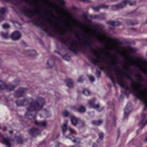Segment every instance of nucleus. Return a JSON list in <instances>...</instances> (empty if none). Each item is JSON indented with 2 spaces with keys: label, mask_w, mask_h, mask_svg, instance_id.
<instances>
[{
  "label": "nucleus",
  "mask_w": 147,
  "mask_h": 147,
  "mask_svg": "<svg viewBox=\"0 0 147 147\" xmlns=\"http://www.w3.org/2000/svg\"><path fill=\"white\" fill-rule=\"evenodd\" d=\"M45 12L46 14L49 13L51 15V16L46 21L42 22L41 23V26L45 31L47 30L49 27H52L55 29H59V31L57 32L59 35V39L66 45L69 44L70 50L73 52L76 53L81 50L83 47L90 48V53L94 55V57L91 59V62L95 65H98L101 63L102 59L100 54L101 52L103 51V50L101 49L100 52H99L92 49V41L90 37L83 35L81 38H78V40H71L67 36L63 35L64 33L67 32L69 33H73L72 29L74 28L73 26L74 22L69 25L65 23L63 26L59 27V23L57 21L60 17L55 16L53 15L52 12L50 10H46Z\"/></svg>",
  "instance_id": "f257e3e1"
},
{
  "label": "nucleus",
  "mask_w": 147,
  "mask_h": 147,
  "mask_svg": "<svg viewBox=\"0 0 147 147\" xmlns=\"http://www.w3.org/2000/svg\"><path fill=\"white\" fill-rule=\"evenodd\" d=\"M16 103L18 106H27L26 109V112L25 113V117L30 120L35 119L36 117V113L32 112L38 111L42 109L45 102L44 98L38 97L36 99L31 97H27L23 100H17Z\"/></svg>",
  "instance_id": "f03ea898"
},
{
  "label": "nucleus",
  "mask_w": 147,
  "mask_h": 147,
  "mask_svg": "<svg viewBox=\"0 0 147 147\" xmlns=\"http://www.w3.org/2000/svg\"><path fill=\"white\" fill-rule=\"evenodd\" d=\"M103 55L104 56L108 57L111 59L109 63L115 72V74L119 85L121 87L124 88L126 90L131 91L130 86L129 87L128 86H125V82L124 81V75L127 79L130 80H131V76L128 74L129 67L125 65H123V67L125 69L123 73V71L116 66V65L118 63V62L114 58L110 55L109 53H103Z\"/></svg>",
  "instance_id": "7ed1b4c3"
},
{
  "label": "nucleus",
  "mask_w": 147,
  "mask_h": 147,
  "mask_svg": "<svg viewBox=\"0 0 147 147\" xmlns=\"http://www.w3.org/2000/svg\"><path fill=\"white\" fill-rule=\"evenodd\" d=\"M135 76L139 83L131 82L130 85L131 92L134 93L136 96L145 104V107H147V90L141 88L143 86L140 83L142 80V77L139 74H137Z\"/></svg>",
  "instance_id": "20e7f679"
},
{
  "label": "nucleus",
  "mask_w": 147,
  "mask_h": 147,
  "mask_svg": "<svg viewBox=\"0 0 147 147\" xmlns=\"http://www.w3.org/2000/svg\"><path fill=\"white\" fill-rule=\"evenodd\" d=\"M125 59L127 60V63L129 65H134L137 66L142 72L145 74L147 75V62L141 59H135L134 61L132 60H129V57L126 56L125 57Z\"/></svg>",
  "instance_id": "39448f33"
},
{
  "label": "nucleus",
  "mask_w": 147,
  "mask_h": 147,
  "mask_svg": "<svg viewBox=\"0 0 147 147\" xmlns=\"http://www.w3.org/2000/svg\"><path fill=\"white\" fill-rule=\"evenodd\" d=\"M89 32L94 34L96 39L102 42L107 43L109 42H116L117 40L116 39L110 38L105 35L96 34L92 29L90 30Z\"/></svg>",
  "instance_id": "423d86ee"
},
{
  "label": "nucleus",
  "mask_w": 147,
  "mask_h": 147,
  "mask_svg": "<svg viewBox=\"0 0 147 147\" xmlns=\"http://www.w3.org/2000/svg\"><path fill=\"white\" fill-rule=\"evenodd\" d=\"M19 82L20 81L18 80L14 81L13 84H9L7 85L2 81H0V89H7L10 91L13 90L14 89L16 86L19 84Z\"/></svg>",
  "instance_id": "0eeeda50"
},
{
  "label": "nucleus",
  "mask_w": 147,
  "mask_h": 147,
  "mask_svg": "<svg viewBox=\"0 0 147 147\" xmlns=\"http://www.w3.org/2000/svg\"><path fill=\"white\" fill-rule=\"evenodd\" d=\"M39 9L38 8L32 10L30 8H25L22 10V12L27 16L32 17L35 15H39Z\"/></svg>",
  "instance_id": "6e6552de"
},
{
  "label": "nucleus",
  "mask_w": 147,
  "mask_h": 147,
  "mask_svg": "<svg viewBox=\"0 0 147 147\" xmlns=\"http://www.w3.org/2000/svg\"><path fill=\"white\" fill-rule=\"evenodd\" d=\"M57 1L59 5L55 4L53 5V7L55 9L57 13H60L61 12L60 9L61 6H62L64 5V2L63 0H57Z\"/></svg>",
  "instance_id": "1a4fd4ad"
},
{
  "label": "nucleus",
  "mask_w": 147,
  "mask_h": 147,
  "mask_svg": "<svg viewBox=\"0 0 147 147\" xmlns=\"http://www.w3.org/2000/svg\"><path fill=\"white\" fill-rule=\"evenodd\" d=\"M27 89L24 88H20L15 93L14 96L16 97H19L24 96L26 94Z\"/></svg>",
  "instance_id": "9d476101"
},
{
  "label": "nucleus",
  "mask_w": 147,
  "mask_h": 147,
  "mask_svg": "<svg viewBox=\"0 0 147 147\" xmlns=\"http://www.w3.org/2000/svg\"><path fill=\"white\" fill-rule=\"evenodd\" d=\"M21 36V34L20 32L16 31L12 33L10 38L13 40H19Z\"/></svg>",
  "instance_id": "9b49d317"
},
{
  "label": "nucleus",
  "mask_w": 147,
  "mask_h": 147,
  "mask_svg": "<svg viewBox=\"0 0 147 147\" xmlns=\"http://www.w3.org/2000/svg\"><path fill=\"white\" fill-rule=\"evenodd\" d=\"M95 99H93L89 100L88 101L89 107L90 108H93L98 110V109L99 108L100 105L99 104L95 105Z\"/></svg>",
  "instance_id": "f8f14e48"
},
{
  "label": "nucleus",
  "mask_w": 147,
  "mask_h": 147,
  "mask_svg": "<svg viewBox=\"0 0 147 147\" xmlns=\"http://www.w3.org/2000/svg\"><path fill=\"white\" fill-rule=\"evenodd\" d=\"M131 110V107L130 104H128L127 105L124 110V118L127 117L130 111Z\"/></svg>",
  "instance_id": "ddd939ff"
},
{
  "label": "nucleus",
  "mask_w": 147,
  "mask_h": 147,
  "mask_svg": "<svg viewBox=\"0 0 147 147\" xmlns=\"http://www.w3.org/2000/svg\"><path fill=\"white\" fill-rule=\"evenodd\" d=\"M77 106H75L74 108L77 111L81 113H84L86 111V108L83 105H81L79 106V108H78Z\"/></svg>",
  "instance_id": "4468645a"
},
{
  "label": "nucleus",
  "mask_w": 147,
  "mask_h": 147,
  "mask_svg": "<svg viewBox=\"0 0 147 147\" xmlns=\"http://www.w3.org/2000/svg\"><path fill=\"white\" fill-rule=\"evenodd\" d=\"M80 120L74 116H73L71 117V124L74 126H76Z\"/></svg>",
  "instance_id": "2eb2a0df"
},
{
  "label": "nucleus",
  "mask_w": 147,
  "mask_h": 147,
  "mask_svg": "<svg viewBox=\"0 0 147 147\" xmlns=\"http://www.w3.org/2000/svg\"><path fill=\"white\" fill-rule=\"evenodd\" d=\"M29 132L31 135H33L34 134H39L40 133V131L36 128H32L31 129Z\"/></svg>",
  "instance_id": "dca6fc26"
},
{
  "label": "nucleus",
  "mask_w": 147,
  "mask_h": 147,
  "mask_svg": "<svg viewBox=\"0 0 147 147\" xmlns=\"http://www.w3.org/2000/svg\"><path fill=\"white\" fill-rule=\"evenodd\" d=\"M35 124L37 125L42 126L45 127L47 125V122L45 121H37L36 120H35Z\"/></svg>",
  "instance_id": "f3484780"
},
{
  "label": "nucleus",
  "mask_w": 147,
  "mask_h": 147,
  "mask_svg": "<svg viewBox=\"0 0 147 147\" xmlns=\"http://www.w3.org/2000/svg\"><path fill=\"white\" fill-rule=\"evenodd\" d=\"M65 81L67 83V86L69 88H72L74 86V82L73 80L71 79H67Z\"/></svg>",
  "instance_id": "a211bd4d"
},
{
  "label": "nucleus",
  "mask_w": 147,
  "mask_h": 147,
  "mask_svg": "<svg viewBox=\"0 0 147 147\" xmlns=\"http://www.w3.org/2000/svg\"><path fill=\"white\" fill-rule=\"evenodd\" d=\"M124 7L123 2L119 4L112 6V8L113 10H116L117 9L122 8Z\"/></svg>",
  "instance_id": "6ab92c4d"
},
{
  "label": "nucleus",
  "mask_w": 147,
  "mask_h": 147,
  "mask_svg": "<svg viewBox=\"0 0 147 147\" xmlns=\"http://www.w3.org/2000/svg\"><path fill=\"white\" fill-rule=\"evenodd\" d=\"M136 2L134 1H131L128 0H124L123 2L124 7L127 4H129L130 5H133L136 3Z\"/></svg>",
  "instance_id": "aec40b11"
},
{
  "label": "nucleus",
  "mask_w": 147,
  "mask_h": 147,
  "mask_svg": "<svg viewBox=\"0 0 147 147\" xmlns=\"http://www.w3.org/2000/svg\"><path fill=\"white\" fill-rule=\"evenodd\" d=\"M47 66L49 67H51L53 66L54 64V60L53 59H49L47 62Z\"/></svg>",
  "instance_id": "412c9836"
},
{
  "label": "nucleus",
  "mask_w": 147,
  "mask_h": 147,
  "mask_svg": "<svg viewBox=\"0 0 147 147\" xmlns=\"http://www.w3.org/2000/svg\"><path fill=\"white\" fill-rule=\"evenodd\" d=\"M108 24H109L113 26H117L120 24L119 22L117 21H109L107 22Z\"/></svg>",
  "instance_id": "4be33fe9"
},
{
  "label": "nucleus",
  "mask_w": 147,
  "mask_h": 147,
  "mask_svg": "<svg viewBox=\"0 0 147 147\" xmlns=\"http://www.w3.org/2000/svg\"><path fill=\"white\" fill-rule=\"evenodd\" d=\"M66 137L67 138H68L70 139V140H72V141L74 143H79L80 142V139L78 138H75L74 137H73V138H72L73 139H72L71 138H70L68 137V136H66Z\"/></svg>",
  "instance_id": "5701e85b"
},
{
  "label": "nucleus",
  "mask_w": 147,
  "mask_h": 147,
  "mask_svg": "<svg viewBox=\"0 0 147 147\" xmlns=\"http://www.w3.org/2000/svg\"><path fill=\"white\" fill-rule=\"evenodd\" d=\"M103 122L102 120H99L97 121H92V123L95 125H101Z\"/></svg>",
  "instance_id": "b1692460"
},
{
  "label": "nucleus",
  "mask_w": 147,
  "mask_h": 147,
  "mask_svg": "<svg viewBox=\"0 0 147 147\" xmlns=\"http://www.w3.org/2000/svg\"><path fill=\"white\" fill-rule=\"evenodd\" d=\"M118 46L115 44H112L109 47V49L110 50L117 51L118 49Z\"/></svg>",
  "instance_id": "393cba45"
},
{
  "label": "nucleus",
  "mask_w": 147,
  "mask_h": 147,
  "mask_svg": "<svg viewBox=\"0 0 147 147\" xmlns=\"http://www.w3.org/2000/svg\"><path fill=\"white\" fill-rule=\"evenodd\" d=\"M2 143L6 145L7 147H11V144L9 140L6 139H4Z\"/></svg>",
  "instance_id": "a878e982"
},
{
  "label": "nucleus",
  "mask_w": 147,
  "mask_h": 147,
  "mask_svg": "<svg viewBox=\"0 0 147 147\" xmlns=\"http://www.w3.org/2000/svg\"><path fill=\"white\" fill-rule=\"evenodd\" d=\"M1 36L4 38L7 39L8 38L9 36L8 35V33L7 32H1Z\"/></svg>",
  "instance_id": "bb28decb"
},
{
  "label": "nucleus",
  "mask_w": 147,
  "mask_h": 147,
  "mask_svg": "<svg viewBox=\"0 0 147 147\" xmlns=\"http://www.w3.org/2000/svg\"><path fill=\"white\" fill-rule=\"evenodd\" d=\"M67 123L65 122L63 126H61V128L63 132V134H64L65 132L66 131L67 128Z\"/></svg>",
  "instance_id": "cd10ccee"
},
{
  "label": "nucleus",
  "mask_w": 147,
  "mask_h": 147,
  "mask_svg": "<svg viewBox=\"0 0 147 147\" xmlns=\"http://www.w3.org/2000/svg\"><path fill=\"white\" fill-rule=\"evenodd\" d=\"M16 140L20 144H22L23 142L22 138L21 136H18L16 137Z\"/></svg>",
  "instance_id": "c85d7f7f"
},
{
  "label": "nucleus",
  "mask_w": 147,
  "mask_h": 147,
  "mask_svg": "<svg viewBox=\"0 0 147 147\" xmlns=\"http://www.w3.org/2000/svg\"><path fill=\"white\" fill-rule=\"evenodd\" d=\"M146 124H147V120L145 123L144 122L143 120L140 122L139 124V126L141 128V129H142Z\"/></svg>",
  "instance_id": "c756f323"
},
{
  "label": "nucleus",
  "mask_w": 147,
  "mask_h": 147,
  "mask_svg": "<svg viewBox=\"0 0 147 147\" xmlns=\"http://www.w3.org/2000/svg\"><path fill=\"white\" fill-rule=\"evenodd\" d=\"M70 113L67 110L64 111L63 113V116L65 117H67L68 116H70Z\"/></svg>",
  "instance_id": "7c9ffc66"
},
{
  "label": "nucleus",
  "mask_w": 147,
  "mask_h": 147,
  "mask_svg": "<svg viewBox=\"0 0 147 147\" xmlns=\"http://www.w3.org/2000/svg\"><path fill=\"white\" fill-rule=\"evenodd\" d=\"M109 5L105 4L100 5L99 6V8H103L104 9H107L109 7Z\"/></svg>",
  "instance_id": "2f4dec72"
},
{
  "label": "nucleus",
  "mask_w": 147,
  "mask_h": 147,
  "mask_svg": "<svg viewBox=\"0 0 147 147\" xmlns=\"http://www.w3.org/2000/svg\"><path fill=\"white\" fill-rule=\"evenodd\" d=\"M7 9L5 7L0 8V13L1 14H4L6 11Z\"/></svg>",
  "instance_id": "473e14b6"
},
{
  "label": "nucleus",
  "mask_w": 147,
  "mask_h": 147,
  "mask_svg": "<svg viewBox=\"0 0 147 147\" xmlns=\"http://www.w3.org/2000/svg\"><path fill=\"white\" fill-rule=\"evenodd\" d=\"M127 50L129 52H134L136 51V49L131 47H128Z\"/></svg>",
  "instance_id": "72a5a7b5"
},
{
  "label": "nucleus",
  "mask_w": 147,
  "mask_h": 147,
  "mask_svg": "<svg viewBox=\"0 0 147 147\" xmlns=\"http://www.w3.org/2000/svg\"><path fill=\"white\" fill-rule=\"evenodd\" d=\"M83 93L86 95L88 96L90 94V92L88 90H84L83 92Z\"/></svg>",
  "instance_id": "f704fd0d"
},
{
  "label": "nucleus",
  "mask_w": 147,
  "mask_h": 147,
  "mask_svg": "<svg viewBox=\"0 0 147 147\" xmlns=\"http://www.w3.org/2000/svg\"><path fill=\"white\" fill-rule=\"evenodd\" d=\"M2 26L4 29L8 28L10 27V25L8 24H3Z\"/></svg>",
  "instance_id": "c9c22d12"
},
{
  "label": "nucleus",
  "mask_w": 147,
  "mask_h": 147,
  "mask_svg": "<svg viewBox=\"0 0 147 147\" xmlns=\"http://www.w3.org/2000/svg\"><path fill=\"white\" fill-rule=\"evenodd\" d=\"M92 8L93 9V10L95 11H99V9L100 8H99V6L98 7H92Z\"/></svg>",
  "instance_id": "e433bc0d"
},
{
  "label": "nucleus",
  "mask_w": 147,
  "mask_h": 147,
  "mask_svg": "<svg viewBox=\"0 0 147 147\" xmlns=\"http://www.w3.org/2000/svg\"><path fill=\"white\" fill-rule=\"evenodd\" d=\"M29 52L31 53H32L31 54V55H34L36 53V52L34 51H25L24 53H26L27 52Z\"/></svg>",
  "instance_id": "4c0bfd02"
},
{
  "label": "nucleus",
  "mask_w": 147,
  "mask_h": 147,
  "mask_svg": "<svg viewBox=\"0 0 147 147\" xmlns=\"http://www.w3.org/2000/svg\"><path fill=\"white\" fill-rule=\"evenodd\" d=\"M99 138L101 140L104 137V134L102 132H101L99 134Z\"/></svg>",
  "instance_id": "58836bf2"
},
{
  "label": "nucleus",
  "mask_w": 147,
  "mask_h": 147,
  "mask_svg": "<svg viewBox=\"0 0 147 147\" xmlns=\"http://www.w3.org/2000/svg\"><path fill=\"white\" fill-rule=\"evenodd\" d=\"M96 75L97 77H99L100 76V71H97L96 72Z\"/></svg>",
  "instance_id": "ea45409f"
},
{
  "label": "nucleus",
  "mask_w": 147,
  "mask_h": 147,
  "mask_svg": "<svg viewBox=\"0 0 147 147\" xmlns=\"http://www.w3.org/2000/svg\"><path fill=\"white\" fill-rule=\"evenodd\" d=\"M80 125L81 127H82L85 125V123L84 121H81L80 122Z\"/></svg>",
  "instance_id": "a19ab883"
},
{
  "label": "nucleus",
  "mask_w": 147,
  "mask_h": 147,
  "mask_svg": "<svg viewBox=\"0 0 147 147\" xmlns=\"http://www.w3.org/2000/svg\"><path fill=\"white\" fill-rule=\"evenodd\" d=\"M89 78L90 80L92 82H94V77L92 76H89Z\"/></svg>",
  "instance_id": "79ce46f5"
},
{
  "label": "nucleus",
  "mask_w": 147,
  "mask_h": 147,
  "mask_svg": "<svg viewBox=\"0 0 147 147\" xmlns=\"http://www.w3.org/2000/svg\"><path fill=\"white\" fill-rule=\"evenodd\" d=\"M83 79L82 77L79 78L78 80V82H82L83 81Z\"/></svg>",
  "instance_id": "37998d69"
},
{
  "label": "nucleus",
  "mask_w": 147,
  "mask_h": 147,
  "mask_svg": "<svg viewBox=\"0 0 147 147\" xmlns=\"http://www.w3.org/2000/svg\"><path fill=\"white\" fill-rule=\"evenodd\" d=\"M67 55H65L63 56V58L66 60H68L69 59V57H68L67 58Z\"/></svg>",
  "instance_id": "c03bdc74"
},
{
  "label": "nucleus",
  "mask_w": 147,
  "mask_h": 147,
  "mask_svg": "<svg viewBox=\"0 0 147 147\" xmlns=\"http://www.w3.org/2000/svg\"><path fill=\"white\" fill-rule=\"evenodd\" d=\"M69 131L71 133H74L75 131V130L72 128H69Z\"/></svg>",
  "instance_id": "a18cd8bd"
},
{
  "label": "nucleus",
  "mask_w": 147,
  "mask_h": 147,
  "mask_svg": "<svg viewBox=\"0 0 147 147\" xmlns=\"http://www.w3.org/2000/svg\"><path fill=\"white\" fill-rule=\"evenodd\" d=\"M105 67L104 66H101L100 67V70H104L105 69Z\"/></svg>",
  "instance_id": "49530a36"
},
{
  "label": "nucleus",
  "mask_w": 147,
  "mask_h": 147,
  "mask_svg": "<svg viewBox=\"0 0 147 147\" xmlns=\"http://www.w3.org/2000/svg\"><path fill=\"white\" fill-rule=\"evenodd\" d=\"M4 20V18L3 16H0V21H2Z\"/></svg>",
  "instance_id": "de8ad7c7"
},
{
  "label": "nucleus",
  "mask_w": 147,
  "mask_h": 147,
  "mask_svg": "<svg viewBox=\"0 0 147 147\" xmlns=\"http://www.w3.org/2000/svg\"><path fill=\"white\" fill-rule=\"evenodd\" d=\"M22 45L23 46H24L26 47V46H27L26 43L24 42H22Z\"/></svg>",
  "instance_id": "09e8293b"
},
{
  "label": "nucleus",
  "mask_w": 147,
  "mask_h": 147,
  "mask_svg": "<svg viewBox=\"0 0 147 147\" xmlns=\"http://www.w3.org/2000/svg\"><path fill=\"white\" fill-rule=\"evenodd\" d=\"M93 17L95 18H99V16L97 15H95Z\"/></svg>",
  "instance_id": "8fccbe9b"
},
{
  "label": "nucleus",
  "mask_w": 147,
  "mask_h": 147,
  "mask_svg": "<svg viewBox=\"0 0 147 147\" xmlns=\"http://www.w3.org/2000/svg\"><path fill=\"white\" fill-rule=\"evenodd\" d=\"M92 147H97V145L96 144H93Z\"/></svg>",
  "instance_id": "3c124183"
},
{
  "label": "nucleus",
  "mask_w": 147,
  "mask_h": 147,
  "mask_svg": "<svg viewBox=\"0 0 147 147\" xmlns=\"http://www.w3.org/2000/svg\"><path fill=\"white\" fill-rule=\"evenodd\" d=\"M120 134V131L119 130L118 131V137H119Z\"/></svg>",
  "instance_id": "603ef678"
},
{
  "label": "nucleus",
  "mask_w": 147,
  "mask_h": 147,
  "mask_svg": "<svg viewBox=\"0 0 147 147\" xmlns=\"http://www.w3.org/2000/svg\"><path fill=\"white\" fill-rule=\"evenodd\" d=\"M14 24L16 25H19V24H18V23H17V22H15L14 23Z\"/></svg>",
  "instance_id": "864d4df0"
},
{
  "label": "nucleus",
  "mask_w": 147,
  "mask_h": 147,
  "mask_svg": "<svg viewBox=\"0 0 147 147\" xmlns=\"http://www.w3.org/2000/svg\"><path fill=\"white\" fill-rule=\"evenodd\" d=\"M59 144H57L55 145V147H59Z\"/></svg>",
  "instance_id": "5fc2aeb1"
},
{
  "label": "nucleus",
  "mask_w": 147,
  "mask_h": 147,
  "mask_svg": "<svg viewBox=\"0 0 147 147\" xmlns=\"http://www.w3.org/2000/svg\"><path fill=\"white\" fill-rule=\"evenodd\" d=\"M82 1H84L87 2L89 1V0H82Z\"/></svg>",
  "instance_id": "6e6d98bb"
},
{
  "label": "nucleus",
  "mask_w": 147,
  "mask_h": 147,
  "mask_svg": "<svg viewBox=\"0 0 147 147\" xmlns=\"http://www.w3.org/2000/svg\"><path fill=\"white\" fill-rule=\"evenodd\" d=\"M9 132L10 133V134H11L13 133V131H12V130L9 131Z\"/></svg>",
  "instance_id": "4d7b16f0"
},
{
  "label": "nucleus",
  "mask_w": 147,
  "mask_h": 147,
  "mask_svg": "<svg viewBox=\"0 0 147 147\" xmlns=\"http://www.w3.org/2000/svg\"><path fill=\"white\" fill-rule=\"evenodd\" d=\"M104 16V14H102L100 15V16Z\"/></svg>",
  "instance_id": "13d9d810"
},
{
  "label": "nucleus",
  "mask_w": 147,
  "mask_h": 147,
  "mask_svg": "<svg viewBox=\"0 0 147 147\" xmlns=\"http://www.w3.org/2000/svg\"><path fill=\"white\" fill-rule=\"evenodd\" d=\"M111 79V80H112V81L113 82H114V80H113V79Z\"/></svg>",
  "instance_id": "bf43d9fd"
},
{
  "label": "nucleus",
  "mask_w": 147,
  "mask_h": 147,
  "mask_svg": "<svg viewBox=\"0 0 147 147\" xmlns=\"http://www.w3.org/2000/svg\"><path fill=\"white\" fill-rule=\"evenodd\" d=\"M5 130H6V127H5Z\"/></svg>",
  "instance_id": "052dcab7"
},
{
  "label": "nucleus",
  "mask_w": 147,
  "mask_h": 147,
  "mask_svg": "<svg viewBox=\"0 0 147 147\" xmlns=\"http://www.w3.org/2000/svg\"><path fill=\"white\" fill-rule=\"evenodd\" d=\"M146 142H147V138H146Z\"/></svg>",
  "instance_id": "680f3d73"
},
{
  "label": "nucleus",
  "mask_w": 147,
  "mask_h": 147,
  "mask_svg": "<svg viewBox=\"0 0 147 147\" xmlns=\"http://www.w3.org/2000/svg\"><path fill=\"white\" fill-rule=\"evenodd\" d=\"M145 115H144V116H143V117H145Z\"/></svg>",
  "instance_id": "e2e57ef3"
},
{
  "label": "nucleus",
  "mask_w": 147,
  "mask_h": 147,
  "mask_svg": "<svg viewBox=\"0 0 147 147\" xmlns=\"http://www.w3.org/2000/svg\"><path fill=\"white\" fill-rule=\"evenodd\" d=\"M84 28H85V30H86V28L84 27Z\"/></svg>",
  "instance_id": "0e129e2a"
},
{
  "label": "nucleus",
  "mask_w": 147,
  "mask_h": 147,
  "mask_svg": "<svg viewBox=\"0 0 147 147\" xmlns=\"http://www.w3.org/2000/svg\"><path fill=\"white\" fill-rule=\"evenodd\" d=\"M12 88V87H10V88Z\"/></svg>",
  "instance_id": "69168bd1"
},
{
  "label": "nucleus",
  "mask_w": 147,
  "mask_h": 147,
  "mask_svg": "<svg viewBox=\"0 0 147 147\" xmlns=\"http://www.w3.org/2000/svg\"><path fill=\"white\" fill-rule=\"evenodd\" d=\"M86 32H87V33H88V32H87V31H86Z\"/></svg>",
  "instance_id": "338daca9"
}]
</instances>
